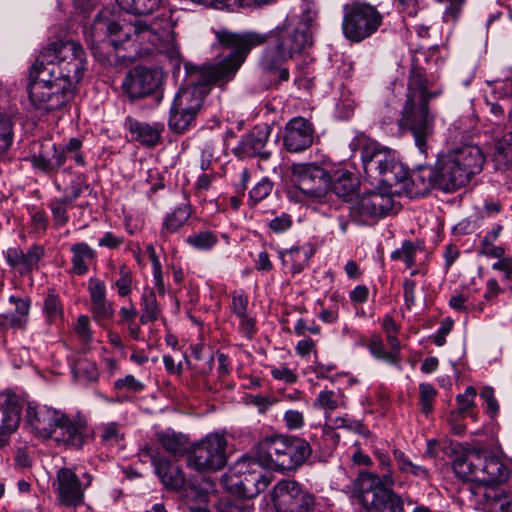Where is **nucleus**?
<instances>
[{"mask_svg": "<svg viewBox=\"0 0 512 512\" xmlns=\"http://www.w3.org/2000/svg\"><path fill=\"white\" fill-rule=\"evenodd\" d=\"M353 152L359 151L364 171L369 176L379 175L381 181L392 184L403 179L402 165L395 152L362 132H357L349 144Z\"/></svg>", "mask_w": 512, "mask_h": 512, "instance_id": "obj_9", "label": "nucleus"}, {"mask_svg": "<svg viewBox=\"0 0 512 512\" xmlns=\"http://www.w3.org/2000/svg\"><path fill=\"white\" fill-rule=\"evenodd\" d=\"M196 116L197 115L195 113L181 110L175 103H172L168 126L171 131L182 134L190 129Z\"/></svg>", "mask_w": 512, "mask_h": 512, "instance_id": "obj_36", "label": "nucleus"}, {"mask_svg": "<svg viewBox=\"0 0 512 512\" xmlns=\"http://www.w3.org/2000/svg\"><path fill=\"white\" fill-rule=\"evenodd\" d=\"M35 62L76 88L85 71L86 55L78 42L59 40L43 48Z\"/></svg>", "mask_w": 512, "mask_h": 512, "instance_id": "obj_8", "label": "nucleus"}, {"mask_svg": "<svg viewBox=\"0 0 512 512\" xmlns=\"http://www.w3.org/2000/svg\"><path fill=\"white\" fill-rule=\"evenodd\" d=\"M274 187V183L268 178L263 177L249 192V205L255 206L256 204L267 198Z\"/></svg>", "mask_w": 512, "mask_h": 512, "instance_id": "obj_48", "label": "nucleus"}, {"mask_svg": "<svg viewBox=\"0 0 512 512\" xmlns=\"http://www.w3.org/2000/svg\"><path fill=\"white\" fill-rule=\"evenodd\" d=\"M260 466L279 471H295L311 456L308 441L297 436L273 435L262 439L257 446Z\"/></svg>", "mask_w": 512, "mask_h": 512, "instance_id": "obj_6", "label": "nucleus"}, {"mask_svg": "<svg viewBox=\"0 0 512 512\" xmlns=\"http://www.w3.org/2000/svg\"><path fill=\"white\" fill-rule=\"evenodd\" d=\"M329 184L333 192L345 201L351 198L359 188L358 178L346 170H338L331 177L329 176Z\"/></svg>", "mask_w": 512, "mask_h": 512, "instance_id": "obj_31", "label": "nucleus"}, {"mask_svg": "<svg viewBox=\"0 0 512 512\" xmlns=\"http://www.w3.org/2000/svg\"><path fill=\"white\" fill-rule=\"evenodd\" d=\"M293 226V218L289 213L282 212L276 214L272 219L266 222V227L270 233L283 234Z\"/></svg>", "mask_w": 512, "mask_h": 512, "instance_id": "obj_49", "label": "nucleus"}, {"mask_svg": "<svg viewBox=\"0 0 512 512\" xmlns=\"http://www.w3.org/2000/svg\"><path fill=\"white\" fill-rule=\"evenodd\" d=\"M493 158L499 165L512 164V130L496 143Z\"/></svg>", "mask_w": 512, "mask_h": 512, "instance_id": "obj_45", "label": "nucleus"}, {"mask_svg": "<svg viewBox=\"0 0 512 512\" xmlns=\"http://www.w3.org/2000/svg\"><path fill=\"white\" fill-rule=\"evenodd\" d=\"M44 148L43 146L38 154L35 153L31 156L32 166L46 174H55L53 158L49 156V151L44 150Z\"/></svg>", "mask_w": 512, "mask_h": 512, "instance_id": "obj_53", "label": "nucleus"}, {"mask_svg": "<svg viewBox=\"0 0 512 512\" xmlns=\"http://www.w3.org/2000/svg\"><path fill=\"white\" fill-rule=\"evenodd\" d=\"M74 331H75L78 339L80 340V342L83 345L87 346L92 342L93 336H92V331L90 328V320H89L88 316L80 315L77 318V321H76L75 327H74Z\"/></svg>", "mask_w": 512, "mask_h": 512, "instance_id": "obj_54", "label": "nucleus"}, {"mask_svg": "<svg viewBox=\"0 0 512 512\" xmlns=\"http://www.w3.org/2000/svg\"><path fill=\"white\" fill-rule=\"evenodd\" d=\"M92 480L93 477L89 473H83L79 477L71 468L58 469L52 486L59 505L73 510L84 505L85 491L91 486Z\"/></svg>", "mask_w": 512, "mask_h": 512, "instance_id": "obj_14", "label": "nucleus"}, {"mask_svg": "<svg viewBox=\"0 0 512 512\" xmlns=\"http://www.w3.org/2000/svg\"><path fill=\"white\" fill-rule=\"evenodd\" d=\"M75 89L72 84L55 78L36 62L32 66L27 92L30 103L35 109L44 112L61 109L71 100Z\"/></svg>", "mask_w": 512, "mask_h": 512, "instance_id": "obj_10", "label": "nucleus"}, {"mask_svg": "<svg viewBox=\"0 0 512 512\" xmlns=\"http://www.w3.org/2000/svg\"><path fill=\"white\" fill-rule=\"evenodd\" d=\"M101 442L108 446H113L123 439L120 425L116 422H110L101 427Z\"/></svg>", "mask_w": 512, "mask_h": 512, "instance_id": "obj_52", "label": "nucleus"}, {"mask_svg": "<svg viewBox=\"0 0 512 512\" xmlns=\"http://www.w3.org/2000/svg\"><path fill=\"white\" fill-rule=\"evenodd\" d=\"M483 497L488 512H512V495L504 490H486Z\"/></svg>", "mask_w": 512, "mask_h": 512, "instance_id": "obj_34", "label": "nucleus"}, {"mask_svg": "<svg viewBox=\"0 0 512 512\" xmlns=\"http://www.w3.org/2000/svg\"><path fill=\"white\" fill-rule=\"evenodd\" d=\"M271 375L275 380L283 381L286 384H293L297 381V375L287 367H271Z\"/></svg>", "mask_w": 512, "mask_h": 512, "instance_id": "obj_64", "label": "nucleus"}, {"mask_svg": "<svg viewBox=\"0 0 512 512\" xmlns=\"http://www.w3.org/2000/svg\"><path fill=\"white\" fill-rule=\"evenodd\" d=\"M160 85L157 70L143 66L134 67L126 74L123 82V92L134 101L151 95Z\"/></svg>", "mask_w": 512, "mask_h": 512, "instance_id": "obj_19", "label": "nucleus"}, {"mask_svg": "<svg viewBox=\"0 0 512 512\" xmlns=\"http://www.w3.org/2000/svg\"><path fill=\"white\" fill-rule=\"evenodd\" d=\"M124 243V237L115 235L112 231H107L98 239V246L108 249H118Z\"/></svg>", "mask_w": 512, "mask_h": 512, "instance_id": "obj_63", "label": "nucleus"}, {"mask_svg": "<svg viewBox=\"0 0 512 512\" xmlns=\"http://www.w3.org/2000/svg\"><path fill=\"white\" fill-rule=\"evenodd\" d=\"M0 139L3 142V149H8L13 141L12 121L4 113H0Z\"/></svg>", "mask_w": 512, "mask_h": 512, "instance_id": "obj_57", "label": "nucleus"}, {"mask_svg": "<svg viewBox=\"0 0 512 512\" xmlns=\"http://www.w3.org/2000/svg\"><path fill=\"white\" fill-rule=\"evenodd\" d=\"M173 29V21L165 14L127 22L120 20L111 8H103L91 27L85 29L84 36L92 53L100 61L109 60L106 55L128 41L137 43L145 52L154 50L174 58L178 52Z\"/></svg>", "mask_w": 512, "mask_h": 512, "instance_id": "obj_2", "label": "nucleus"}, {"mask_svg": "<svg viewBox=\"0 0 512 512\" xmlns=\"http://www.w3.org/2000/svg\"><path fill=\"white\" fill-rule=\"evenodd\" d=\"M90 310L94 320L97 322L108 320L114 314L113 305L108 299L91 303Z\"/></svg>", "mask_w": 512, "mask_h": 512, "instance_id": "obj_55", "label": "nucleus"}, {"mask_svg": "<svg viewBox=\"0 0 512 512\" xmlns=\"http://www.w3.org/2000/svg\"><path fill=\"white\" fill-rule=\"evenodd\" d=\"M283 421L289 430H298L305 425L303 413L294 409H289L284 413Z\"/></svg>", "mask_w": 512, "mask_h": 512, "instance_id": "obj_60", "label": "nucleus"}, {"mask_svg": "<svg viewBox=\"0 0 512 512\" xmlns=\"http://www.w3.org/2000/svg\"><path fill=\"white\" fill-rule=\"evenodd\" d=\"M62 414L63 413L60 411L51 407L39 405L35 402H28L25 419L42 437L51 438L56 431L57 424Z\"/></svg>", "mask_w": 512, "mask_h": 512, "instance_id": "obj_22", "label": "nucleus"}, {"mask_svg": "<svg viewBox=\"0 0 512 512\" xmlns=\"http://www.w3.org/2000/svg\"><path fill=\"white\" fill-rule=\"evenodd\" d=\"M43 311L49 323H56L63 319V307L57 294L48 293L44 299Z\"/></svg>", "mask_w": 512, "mask_h": 512, "instance_id": "obj_46", "label": "nucleus"}, {"mask_svg": "<svg viewBox=\"0 0 512 512\" xmlns=\"http://www.w3.org/2000/svg\"><path fill=\"white\" fill-rule=\"evenodd\" d=\"M159 441L161 446L174 456H182L186 451V437L174 431H167L160 434Z\"/></svg>", "mask_w": 512, "mask_h": 512, "instance_id": "obj_41", "label": "nucleus"}, {"mask_svg": "<svg viewBox=\"0 0 512 512\" xmlns=\"http://www.w3.org/2000/svg\"><path fill=\"white\" fill-rule=\"evenodd\" d=\"M436 396L437 391L433 385L429 383H421L419 385V403L421 405V410L425 415L432 412Z\"/></svg>", "mask_w": 512, "mask_h": 512, "instance_id": "obj_50", "label": "nucleus"}, {"mask_svg": "<svg viewBox=\"0 0 512 512\" xmlns=\"http://www.w3.org/2000/svg\"><path fill=\"white\" fill-rule=\"evenodd\" d=\"M216 510L218 512H255V508L243 497L224 498L217 502Z\"/></svg>", "mask_w": 512, "mask_h": 512, "instance_id": "obj_47", "label": "nucleus"}, {"mask_svg": "<svg viewBox=\"0 0 512 512\" xmlns=\"http://www.w3.org/2000/svg\"><path fill=\"white\" fill-rule=\"evenodd\" d=\"M133 276L131 270L126 265L119 267V278L115 281L114 287L120 297H126L132 292Z\"/></svg>", "mask_w": 512, "mask_h": 512, "instance_id": "obj_51", "label": "nucleus"}, {"mask_svg": "<svg viewBox=\"0 0 512 512\" xmlns=\"http://www.w3.org/2000/svg\"><path fill=\"white\" fill-rule=\"evenodd\" d=\"M239 67L228 52L214 65L197 68L189 72L187 84L176 94L173 103L179 109L198 114L211 85H223L234 78Z\"/></svg>", "mask_w": 512, "mask_h": 512, "instance_id": "obj_4", "label": "nucleus"}, {"mask_svg": "<svg viewBox=\"0 0 512 512\" xmlns=\"http://www.w3.org/2000/svg\"><path fill=\"white\" fill-rule=\"evenodd\" d=\"M441 87H434L421 67H413L407 81V95L400 126L414 138L419 152L425 157L434 134V117L429 113L428 102L442 94Z\"/></svg>", "mask_w": 512, "mask_h": 512, "instance_id": "obj_3", "label": "nucleus"}, {"mask_svg": "<svg viewBox=\"0 0 512 512\" xmlns=\"http://www.w3.org/2000/svg\"><path fill=\"white\" fill-rule=\"evenodd\" d=\"M43 256V247L36 244L30 246L26 252L20 247H10L4 252L8 265L20 275L31 273L36 269Z\"/></svg>", "mask_w": 512, "mask_h": 512, "instance_id": "obj_23", "label": "nucleus"}, {"mask_svg": "<svg viewBox=\"0 0 512 512\" xmlns=\"http://www.w3.org/2000/svg\"><path fill=\"white\" fill-rule=\"evenodd\" d=\"M455 475L464 481L477 482L486 490H496L512 474V464L488 450L472 449L452 463Z\"/></svg>", "mask_w": 512, "mask_h": 512, "instance_id": "obj_5", "label": "nucleus"}, {"mask_svg": "<svg viewBox=\"0 0 512 512\" xmlns=\"http://www.w3.org/2000/svg\"><path fill=\"white\" fill-rule=\"evenodd\" d=\"M393 208L391 196L369 192L349 205V219L358 225H372L385 217Z\"/></svg>", "mask_w": 512, "mask_h": 512, "instance_id": "obj_17", "label": "nucleus"}, {"mask_svg": "<svg viewBox=\"0 0 512 512\" xmlns=\"http://www.w3.org/2000/svg\"><path fill=\"white\" fill-rule=\"evenodd\" d=\"M191 207L187 203H182L175 207V209L168 213L161 228V237L167 238L170 234L179 231L191 216Z\"/></svg>", "mask_w": 512, "mask_h": 512, "instance_id": "obj_32", "label": "nucleus"}, {"mask_svg": "<svg viewBox=\"0 0 512 512\" xmlns=\"http://www.w3.org/2000/svg\"><path fill=\"white\" fill-rule=\"evenodd\" d=\"M314 139L312 123L303 117H294L288 121L283 135V146L290 153H299L308 149Z\"/></svg>", "mask_w": 512, "mask_h": 512, "instance_id": "obj_21", "label": "nucleus"}, {"mask_svg": "<svg viewBox=\"0 0 512 512\" xmlns=\"http://www.w3.org/2000/svg\"><path fill=\"white\" fill-rule=\"evenodd\" d=\"M489 90L485 91V96H490L503 103L512 98V79H497L487 82Z\"/></svg>", "mask_w": 512, "mask_h": 512, "instance_id": "obj_43", "label": "nucleus"}, {"mask_svg": "<svg viewBox=\"0 0 512 512\" xmlns=\"http://www.w3.org/2000/svg\"><path fill=\"white\" fill-rule=\"evenodd\" d=\"M125 128L131 139L145 147H155L162 141L164 125L161 123H147L131 116L125 118Z\"/></svg>", "mask_w": 512, "mask_h": 512, "instance_id": "obj_24", "label": "nucleus"}, {"mask_svg": "<svg viewBox=\"0 0 512 512\" xmlns=\"http://www.w3.org/2000/svg\"><path fill=\"white\" fill-rule=\"evenodd\" d=\"M23 405V400L14 393L0 395V450L9 446L17 431Z\"/></svg>", "mask_w": 512, "mask_h": 512, "instance_id": "obj_20", "label": "nucleus"}, {"mask_svg": "<svg viewBox=\"0 0 512 512\" xmlns=\"http://www.w3.org/2000/svg\"><path fill=\"white\" fill-rule=\"evenodd\" d=\"M312 255L310 246H297L279 252L282 265L293 275L301 273L309 265Z\"/></svg>", "mask_w": 512, "mask_h": 512, "instance_id": "obj_28", "label": "nucleus"}, {"mask_svg": "<svg viewBox=\"0 0 512 512\" xmlns=\"http://www.w3.org/2000/svg\"><path fill=\"white\" fill-rule=\"evenodd\" d=\"M71 271L73 274L83 276L88 273L90 265L96 260L97 252L88 243L76 242L71 245Z\"/></svg>", "mask_w": 512, "mask_h": 512, "instance_id": "obj_29", "label": "nucleus"}, {"mask_svg": "<svg viewBox=\"0 0 512 512\" xmlns=\"http://www.w3.org/2000/svg\"><path fill=\"white\" fill-rule=\"evenodd\" d=\"M151 464L154 472L165 488L173 491H180L186 485V477L182 469L168 459L152 455Z\"/></svg>", "mask_w": 512, "mask_h": 512, "instance_id": "obj_26", "label": "nucleus"}, {"mask_svg": "<svg viewBox=\"0 0 512 512\" xmlns=\"http://www.w3.org/2000/svg\"><path fill=\"white\" fill-rule=\"evenodd\" d=\"M226 446L223 434H208L193 446L188 455V465L199 472L220 470L227 461Z\"/></svg>", "mask_w": 512, "mask_h": 512, "instance_id": "obj_15", "label": "nucleus"}, {"mask_svg": "<svg viewBox=\"0 0 512 512\" xmlns=\"http://www.w3.org/2000/svg\"><path fill=\"white\" fill-rule=\"evenodd\" d=\"M485 157L477 145H464L437 161L438 188L446 191H455L464 185L476 174L480 173Z\"/></svg>", "mask_w": 512, "mask_h": 512, "instance_id": "obj_7", "label": "nucleus"}, {"mask_svg": "<svg viewBox=\"0 0 512 512\" xmlns=\"http://www.w3.org/2000/svg\"><path fill=\"white\" fill-rule=\"evenodd\" d=\"M144 387V384L133 375H126L124 378H119L114 382V388L116 390H126L137 393L143 391Z\"/></svg>", "mask_w": 512, "mask_h": 512, "instance_id": "obj_58", "label": "nucleus"}, {"mask_svg": "<svg viewBox=\"0 0 512 512\" xmlns=\"http://www.w3.org/2000/svg\"><path fill=\"white\" fill-rule=\"evenodd\" d=\"M369 350L371 354L380 360H384L385 362L399 366L400 364V355L396 351H386L384 349L383 341L380 337H373L369 343Z\"/></svg>", "mask_w": 512, "mask_h": 512, "instance_id": "obj_44", "label": "nucleus"}, {"mask_svg": "<svg viewBox=\"0 0 512 512\" xmlns=\"http://www.w3.org/2000/svg\"><path fill=\"white\" fill-rule=\"evenodd\" d=\"M410 181L415 188L416 195H425L432 188H438L437 166L433 168L426 164L417 165L410 175Z\"/></svg>", "mask_w": 512, "mask_h": 512, "instance_id": "obj_30", "label": "nucleus"}, {"mask_svg": "<svg viewBox=\"0 0 512 512\" xmlns=\"http://www.w3.org/2000/svg\"><path fill=\"white\" fill-rule=\"evenodd\" d=\"M278 512H313L315 497L295 480L283 479L271 491Z\"/></svg>", "mask_w": 512, "mask_h": 512, "instance_id": "obj_16", "label": "nucleus"}, {"mask_svg": "<svg viewBox=\"0 0 512 512\" xmlns=\"http://www.w3.org/2000/svg\"><path fill=\"white\" fill-rule=\"evenodd\" d=\"M316 18L317 11L306 5L300 15L287 16L281 24L266 33H234L221 28L214 30L216 41L211 48L219 54L229 51L240 68L253 47L267 43L261 52L259 65L264 71L275 70L313 46L312 29Z\"/></svg>", "mask_w": 512, "mask_h": 512, "instance_id": "obj_1", "label": "nucleus"}, {"mask_svg": "<svg viewBox=\"0 0 512 512\" xmlns=\"http://www.w3.org/2000/svg\"><path fill=\"white\" fill-rule=\"evenodd\" d=\"M293 181L307 197L322 200L329 185L328 173L316 164H297L292 168Z\"/></svg>", "mask_w": 512, "mask_h": 512, "instance_id": "obj_18", "label": "nucleus"}, {"mask_svg": "<svg viewBox=\"0 0 512 512\" xmlns=\"http://www.w3.org/2000/svg\"><path fill=\"white\" fill-rule=\"evenodd\" d=\"M141 311L140 323L143 325L148 322H154L159 318L161 309L153 290H145L143 292L141 297Z\"/></svg>", "mask_w": 512, "mask_h": 512, "instance_id": "obj_40", "label": "nucleus"}, {"mask_svg": "<svg viewBox=\"0 0 512 512\" xmlns=\"http://www.w3.org/2000/svg\"><path fill=\"white\" fill-rule=\"evenodd\" d=\"M71 370L74 378L83 385L95 382L99 376L96 363L86 357H79L71 365Z\"/></svg>", "mask_w": 512, "mask_h": 512, "instance_id": "obj_33", "label": "nucleus"}, {"mask_svg": "<svg viewBox=\"0 0 512 512\" xmlns=\"http://www.w3.org/2000/svg\"><path fill=\"white\" fill-rule=\"evenodd\" d=\"M346 397L341 390H323L314 401V407L331 412L338 408H346Z\"/></svg>", "mask_w": 512, "mask_h": 512, "instance_id": "obj_37", "label": "nucleus"}, {"mask_svg": "<svg viewBox=\"0 0 512 512\" xmlns=\"http://www.w3.org/2000/svg\"><path fill=\"white\" fill-rule=\"evenodd\" d=\"M27 323V319L19 316L16 313L8 312L0 314V328L2 329H23Z\"/></svg>", "mask_w": 512, "mask_h": 512, "instance_id": "obj_59", "label": "nucleus"}, {"mask_svg": "<svg viewBox=\"0 0 512 512\" xmlns=\"http://www.w3.org/2000/svg\"><path fill=\"white\" fill-rule=\"evenodd\" d=\"M395 484L392 474L382 476L372 472L362 473L359 477L361 500L368 512H405L404 505H412L409 497L394 492L391 487Z\"/></svg>", "mask_w": 512, "mask_h": 512, "instance_id": "obj_11", "label": "nucleus"}, {"mask_svg": "<svg viewBox=\"0 0 512 512\" xmlns=\"http://www.w3.org/2000/svg\"><path fill=\"white\" fill-rule=\"evenodd\" d=\"M123 10L134 15H147L159 9L164 0H115Z\"/></svg>", "mask_w": 512, "mask_h": 512, "instance_id": "obj_39", "label": "nucleus"}, {"mask_svg": "<svg viewBox=\"0 0 512 512\" xmlns=\"http://www.w3.org/2000/svg\"><path fill=\"white\" fill-rule=\"evenodd\" d=\"M421 246L411 240H405L399 249L391 253V259L394 261H403L406 268H412L416 262V254L421 251Z\"/></svg>", "mask_w": 512, "mask_h": 512, "instance_id": "obj_42", "label": "nucleus"}, {"mask_svg": "<svg viewBox=\"0 0 512 512\" xmlns=\"http://www.w3.org/2000/svg\"><path fill=\"white\" fill-rule=\"evenodd\" d=\"M484 102L487 109L488 121H490L499 131L506 128L507 123L512 122L510 112L506 114L505 107L501 101L490 96L484 95Z\"/></svg>", "mask_w": 512, "mask_h": 512, "instance_id": "obj_35", "label": "nucleus"}, {"mask_svg": "<svg viewBox=\"0 0 512 512\" xmlns=\"http://www.w3.org/2000/svg\"><path fill=\"white\" fill-rule=\"evenodd\" d=\"M88 292H89L91 303L100 302L102 300L107 299L106 284L103 280H101L99 278L91 277L88 280Z\"/></svg>", "mask_w": 512, "mask_h": 512, "instance_id": "obj_56", "label": "nucleus"}, {"mask_svg": "<svg viewBox=\"0 0 512 512\" xmlns=\"http://www.w3.org/2000/svg\"><path fill=\"white\" fill-rule=\"evenodd\" d=\"M342 31L346 39L361 42L378 31L383 15L367 2H352L343 8Z\"/></svg>", "mask_w": 512, "mask_h": 512, "instance_id": "obj_12", "label": "nucleus"}, {"mask_svg": "<svg viewBox=\"0 0 512 512\" xmlns=\"http://www.w3.org/2000/svg\"><path fill=\"white\" fill-rule=\"evenodd\" d=\"M51 438L77 449L81 448L86 441L83 427L73 423L65 414H62Z\"/></svg>", "mask_w": 512, "mask_h": 512, "instance_id": "obj_27", "label": "nucleus"}, {"mask_svg": "<svg viewBox=\"0 0 512 512\" xmlns=\"http://www.w3.org/2000/svg\"><path fill=\"white\" fill-rule=\"evenodd\" d=\"M248 297L243 292H234L232 295V304L231 309L233 314L238 316H243L247 313L248 308Z\"/></svg>", "mask_w": 512, "mask_h": 512, "instance_id": "obj_62", "label": "nucleus"}, {"mask_svg": "<svg viewBox=\"0 0 512 512\" xmlns=\"http://www.w3.org/2000/svg\"><path fill=\"white\" fill-rule=\"evenodd\" d=\"M269 135L270 131L267 127L254 128L249 134L241 138L235 148V154L240 158L258 156L263 160H268L271 153L264 148L268 142Z\"/></svg>", "mask_w": 512, "mask_h": 512, "instance_id": "obj_25", "label": "nucleus"}, {"mask_svg": "<svg viewBox=\"0 0 512 512\" xmlns=\"http://www.w3.org/2000/svg\"><path fill=\"white\" fill-rule=\"evenodd\" d=\"M48 207L51 210L55 227L60 228L69 222V215L66 207L60 206L51 200L49 201Z\"/></svg>", "mask_w": 512, "mask_h": 512, "instance_id": "obj_61", "label": "nucleus"}, {"mask_svg": "<svg viewBox=\"0 0 512 512\" xmlns=\"http://www.w3.org/2000/svg\"><path fill=\"white\" fill-rule=\"evenodd\" d=\"M257 459H241L224 475L225 488L232 494L243 498H253L264 491L271 482V477L255 469Z\"/></svg>", "mask_w": 512, "mask_h": 512, "instance_id": "obj_13", "label": "nucleus"}, {"mask_svg": "<svg viewBox=\"0 0 512 512\" xmlns=\"http://www.w3.org/2000/svg\"><path fill=\"white\" fill-rule=\"evenodd\" d=\"M218 236L214 231L201 230L187 236L184 242L194 250L207 252L218 243Z\"/></svg>", "mask_w": 512, "mask_h": 512, "instance_id": "obj_38", "label": "nucleus"}]
</instances>
